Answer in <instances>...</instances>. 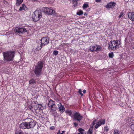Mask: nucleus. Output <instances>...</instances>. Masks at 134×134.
<instances>
[{
  "label": "nucleus",
  "instance_id": "27",
  "mask_svg": "<svg viewBox=\"0 0 134 134\" xmlns=\"http://www.w3.org/2000/svg\"><path fill=\"white\" fill-rule=\"evenodd\" d=\"M109 57L110 58H112L114 56V54L113 53L111 52L109 54Z\"/></svg>",
  "mask_w": 134,
  "mask_h": 134
},
{
  "label": "nucleus",
  "instance_id": "24",
  "mask_svg": "<svg viewBox=\"0 0 134 134\" xmlns=\"http://www.w3.org/2000/svg\"><path fill=\"white\" fill-rule=\"evenodd\" d=\"M83 13V11L81 10H80L78 11L77 12L76 14L77 15H82Z\"/></svg>",
  "mask_w": 134,
  "mask_h": 134
},
{
  "label": "nucleus",
  "instance_id": "19",
  "mask_svg": "<svg viewBox=\"0 0 134 134\" xmlns=\"http://www.w3.org/2000/svg\"><path fill=\"white\" fill-rule=\"evenodd\" d=\"M89 6L88 3H84L83 6L82 8L84 10H86V9L89 7Z\"/></svg>",
  "mask_w": 134,
  "mask_h": 134
},
{
  "label": "nucleus",
  "instance_id": "33",
  "mask_svg": "<svg viewBox=\"0 0 134 134\" xmlns=\"http://www.w3.org/2000/svg\"><path fill=\"white\" fill-rule=\"evenodd\" d=\"M95 0L96 2H100L101 1V0Z\"/></svg>",
  "mask_w": 134,
  "mask_h": 134
},
{
  "label": "nucleus",
  "instance_id": "31",
  "mask_svg": "<svg viewBox=\"0 0 134 134\" xmlns=\"http://www.w3.org/2000/svg\"><path fill=\"white\" fill-rule=\"evenodd\" d=\"M84 131V130L82 128H80L78 129V131L80 132H83Z\"/></svg>",
  "mask_w": 134,
  "mask_h": 134
},
{
  "label": "nucleus",
  "instance_id": "30",
  "mask_svg": "<svg viewBox=\"0 0 134 134\" xmlns=\"http://www.w3.org/2000/svg\"><path fill=\"white\" fill-rule=\"evenodd\" d=\"M131 128L132 130L134 131V124H132L131 125Z\"/></svg>",
  "mask_w": 134,
  "mask_h": 134
},
{
  "label": "nucleus",
  "instance_id": "23",
  "mask_svg": "<svg viewBox=\"0 0 134 134\" xmlns=\"http://www.w3.org/2000/svg\"><path fill=\"white\" fill-rule=\"evenodd\" d=\"M29 84H35L36 83L35 80L34 79H31L29 81Z\"/></svg>",
  "mask_w": 134,
  "mask_h": 134
},
{
  "label": "nucleus",
  "instance_id": "11",
  "mask_svg": "<svg viewBox=\"0 0 134 134\" xmlns=\"http://www.w3.org/2000/svg\"><path fill=\"white\" fill-rule=\"evenodd\" d=\"M29 126L28 123L27 122H23L19 125L20 127L23 129H29Z\"/></svg>",
  "mask_w": 134,
  "mask_h": 134
},
{
  "label": "nucleus",
  "instance_id": "8",
  "mask_svg": "<svg viewBox=\"0 0 134 134\" xmlns=\"http://www.w3.org/2000/svg\"><path fill=\"white\" fill-rule=\"evenodd\" d=\"M14 31L15 32H18L20 34L26 32L27 31L24 27H18L14 29Z\"/></svg>",
  "mask_w": 134,
  "mask_h": 134
},
{
  "label": "nucleus",
  "instance_id": "15",
  "mask_svg": "<svg viewBox=\"0 0 134 134\" xmlns=\"http://www.w3.org/2000/svg\"><path fill=\"white\" fill-rule=\"evenodd\" d=\"M127 15L129 18L131 20L134 21V12H130L128 13Z\"/></svg>",
  "mask_w": 134,
  "mask_h": 134
},
{
  "label": "nucleus",
  "instance_id": "5",
  "mask_svg": "<svg viewBox=\"0 0 134 134\" xmlns=\"http://www.w3.org/2000/svg\"><path fill=\"white\" fill-rule=\"evenodd\" d=\"M42 65L43 62L40 61L38 62L37 65L36 66L34 71L37 76L40 75L41 74Z\"/></svg>",
  "mask_w": 134,
  "mask_h": 134
},
{
  "label": "nucleus",
  "instance_id": "38",
  "mask_svg": "<svg viewBox=\"0 0 134 134\" xmlns=\"http://www.w3.org/2000/svg\"><path fill=\"white\" fill-rule=\"evenodd\" d=\"M88 15V14L87 13H84V15L85 16H87Z\"/></svg>",
  "mask_w": 134,
  "mask_h": 134
},
{
  "label": "nucleus",
  "instance_id": "21",
  "mask_svg": "<svg viewBox=\"0 0 134 134\" xmlns=\"http://www.w3.org/2000/svg\"><path fill=\"white\" fill-rule=\"evenodd\" d=\"M96 46H91L90 47V50L91 52H93L94 51H96Z\"/></svg>",
  "mask_w": 134,
  "mask_h": 134
},
{
  "label": "nucleus",
  "instance_id": "3",
  "mask_svg": "<svg viewBox=\"0 0 134 134\" xmlns=\"http://www.w3.org/2000/svg\"><path fill=\"white\" fill-rule=\"evenodd\" d=\"M42 17L40 11L36 10L33 13L32 17L34 21H37L40 20Z\"/></svg>",
  "mask_w": 134,
  "mask_h": 134
},
{
  "label": "nucleus",
  "instance_id": "34",
  "mask_svg": "<svg viewBox=\"0 0 134 134\" xmlns=\"http://www.w3.org/2000/svg\"><path fill=\"white\" fill-rule=\"evenodd\" d=\"M57 134H61L60 130H59L58 132L57 133Z\"/></svg>",
  "mask_w": 134,
  "mask_h": 134
},
{
  "label": "nucleus",
  "instance_id": "17",
  "mask_svg": "<svg viewBox=\"0 0 134 134\" xmlns=\"http://www.w3.org/2000/svg\"><path fill=\"white\" fill-rule=\"evenodd\" d=\"M27 9V8L26 7L25 5L23 4L22 5V6H21L19 9V10L22 11L23 10H26Z\"/></svg>",
  "mask_w": 134,
  "mask_h": 134
},
{
  "label": "nucleus",
  "instance_id": "7",
  "mask_svg": "<svg viewBox=\"0 0 134 134\" xmlns=\"http://www.w3.org/2000/svg\"><path fill=\"white\" fill-rule=\"evenodd\" d=\"M55 104V102L53 101L51 99L49 100L48 103V105L51 110V112L54 111L57 109V107H56Z\"/></svg>",
  "mask_w": 134,
  "mask_h": 134
},
{
  "label": "nucleus",
  "instance_id": "36",
  "mask_svg": "<svg viewBox=\"0 0 134 134\" xmlns=\"http://www.w3.org/2000/svg\"><path fill=\"white\" fill-rule=\"evenodd\" d=\"M74 125L75 126H77V124L76 123H74Z\"/></svg>",
  "mask_w": 134,
  "mask_h": 134
},
{
  "label": "nucleus",
  "instance_id": "18",
  "mask_svg": "<svg viewBox=\"0 0 134 134\" xmlns=\"http://www.w3.org/2000/svg\"><path fill=\"white\" fill-rule=\"evenodd\" d=\"M96 51L98 52L101 51L102 49V48L99 45H96Z\"/></svg>",
  "mask_w": 134,
  "mask_h": 134
},
{
  "label": "nucleus",
  "instance_id": "42",
  "mask_svg": "<svg viewBox=\"0 0 134 134\" xmlns=\"http://www.w3.org/2000/svg\"><path fill=\"white\" fill-rule=\"evenodd\" d=\"M37 106H38V104H37Z\"/></svg>",
  "mask_w": 134,
  "mask_h": 134
},
{
  "label": "nucleus",
  "instance_id": "28",
  "mask_svg": "<svg viewBox=\"0 0 134 134\" xmlns=\"http://www.w3.org/2000/svg\"><path fill=\"white\" fill-rule=\"evenodd\" d=\"M104 131L108 132L109 131V128L107 126H105L104 127Z\"/></svg>",
  "mask_w": 134,
  "mask_h": 134
},
{
  "label": "nucleus",
  "instance_id": "13",
  "mask_svg": "<svg viewBox=\"0 0 134 134\" xmlns=\"http://www.w3.org/2000/svg\"><path fill=\"white\" fill-rule=\"evenodd\" d=\"M59 110L62 112H63L65 110V108L64 106L61 103H59L57 104Z\"/></svg>",
  "mask_w": 134,
  "mask_h": 134
},
{
  "label": "nucleus",
  "instance_id": "29",
  "mask_svg": "<svg viewBox=\"0 0 134 134\" xmlns=\"http://www.w3.org/2000/svg\"><path fill=\"white\" fill-rule=\"evenodd\" d=\"M78 92L81 95V96H83V94L82 93V91H81V89H79Z\"/></svg>",
  "mask_w": 134,
  "mask_h": 134
},
{
  "label": "nucleus",
  "instance_id": "14",
  "mask_svg": "<svg viewBox=\"0 0 134 134\" xmlns=\"http://www.w3.org/2000/svg\"><path fill=\"white\" fill-rule=\"evenodd\" d=\"M116 3L114 2H112L108 3L105 7L107 8H112L114 7Z\"/></svg>",
  "mask_w": 134,
  "mask_h": 134
},
{
  "label": "nucleus",
  "instance_id": "26",
  "mask_svg": "<svg viewBox=\"0 0 134 134\" xmlns=\"http://www.w3.org/2000/svg\"><path fill=\"white\" fill-rule=\"evenodd\" d=\"M58 53V52L57 51H54L53 52V54L54 55H56Z\"/></svg>",
  "mask_w": 134,
  "mask_h": 134
},
{
  "label": "nucleus",
  "instance_id": "10",
  "mask_svg": "<svg viewBox=\"0 0 134 134\" xmlns=\"http://www.w3.org/2000/svg\"><path fill=\"white\" fill-rule=\"evenodd\" d=\"M105 120L104 119H101L98 121L97 122L94 127L97 129L101 125H103L105 123Z\"/></svg>",
  "mask_w": 134,
  "mask_h": 134
},
{
  "label": "nucleus",
  "instance_id": "32",
  "mask_svg": "<svg viewBox=\"0 0 134 134\" xmlns=\"http://www.w3.org/2000/svg\"><path fill=\"white\" fill-rule=\"evenodd\" d=\"M123 15V13H121L119 15V18H120Z\"/></svg>",
  "mask_w": 134,
  "mask_h": 134
},
{
  "label": "nucleus",
  "instance_id": "25",
  "mask_svg": "<svg viewBox=\"0 0 134 134\" xmlns=\"http://www.w3.org/2000/svg\"><path fill=\"white\" fill-rule=\"evenodd\" d=\"M119 133L120 132L118 130H114L113 134H119Z\"/></svg>",
  "mask_w": 134,
  "mask_h": 134
},
{
  "label": "nucleus",
  "instance_id": "40",
  "mask_svg": "<svg viewBox=\"0 0 134 134\" xmlns=\"http://www.w3.org/2000/svg\"><path fill=\"white\" fill-rule=\"evenodd\" d=\"M78 134H84V133L83 132H80Z\"/></svg>",
  "mask_w": 134,
  "mask_h": 134
},
{
  "label": "nucleus",
  "instance_id": "2",
  "mask_svg": "<svg viewBox=\"0 0 134 134\" xmlns=\"http://www.w3.org/2000/svg\"><path fill=\"white\" fill-rule=\"evenodd\" d=\"M4 59L7 61L12 60L14 56V52L13 51H10L5 53H3Z\"/></svg>",
  "mask_w": 134,
  "mask_h": 134
},
{
  "label": "nucleus",
  "instance_id": "6",
  "mask_svg": "<svg viewBox=\"0 0 134 134\" xmlns=\"http://www.w3.org/2000/svg\"><path fill=\"white\" fill-rule=\"evenodd\" d=\"M42 10L44 13L46 14L57 15L55 13V11L51 8L43 7L42 8Z\"/></svg>",
  "mask_w": 134,
  "mask_h": 134
},
{
  "label": "nucleus",
  "instance_id": "4",
  "mask_svg": "<svg viewBox=\"0 0 134 134\" xmlns=\"http://www.w3.org/2000/svg\"><path fill=\"white\" fill-rule=\"evenodd\" d=\"M49 42V38L47 37H44L42 38L41 40V44L40 46H37L36 49L38 51L40 50L42 48L48 44Z\"/></svg>",
  "mask_w": 134,
  "mask_h": 134
},
{
  "label": "nucleus",
  "instance_id": "39",
  "mask_svg": "<svg viewBox=\"0 0 134 134\" xmlns=\"http://www.w3.org/2000/svg\"><path fill=\"white\" fill-rule=\"evenodd\" d=\"M50 129H54V127H50Z\"/></svg>",
  "mask_w": 134,
  "mask_h": 134
},
{
  "label": "nucleus",
  "instance_id": "37",
  "mask_svg": "<svg viewBox=\"0 0 134 134\" xmlns=\"http://www.w3.org/2000/svg\"><path fill=\"white\" fill-rule=\"evenodd\" d=\"M65 132V131H62L61 133V134H64V133Z\"/></svg>",
  "mask_w": 134,
  "mask_h": 134
},
{
  "label": "nucleus",
  "instance_id": "35",
  "mask_svg": "<svg viewBox=\"0 0 134 134\" xmlns=\"http://www.w3.org/2000/svg\"><path fill=\"white\" fill-rule=\"evenodd\" d=\"M83 92L84 94H85L86 92V91L85 90H84L83 91Z\"/></svg>",
  "mask_w": 134,
  "mask_h": 134
},
{
  "label": "nucleus",
  "instance_id": "41",
  "mask_svg": "<svg viewBox=\"0 0 134 134\" xmlns=\"http://www.w3.org/2000/svg\"><path fill=\"white\" fill-rule=\"evenodd\" d=\"M74 6L75 7H76L77 6V4H74Z\"/></svg>",
  "mask_w": 134,
  "mask_h": 134
},
{
  "label": "nucleus",
  "instance_id": "16",
  "mask_svg": "<svg viewBox=\"0 0 134 134\" xmlns=\"http://www.w3.org/2000/svg\"><path fill=\"white\" fill-rule=\"evenodd\" d=\"M95 121H93L91 125L92 126L91 127L88 131L87 132V134H92V130H93V125L95 124Z\"/></svg>",
  "mask_w": 134,
  "mask_h": 134
},
{
  "label": "nucleus",
  "instance_id": "22",
  "mask_svg": "<svg viewBox=\"0 0 134 134\" xmlns=\"http://www.w3.org/2000/svg\"><path fill=\"white\" fill-rule=\"evenodd\" d=\"M65 112L66 113L68 114L69 115L71 116L72 112L71 110L69 109H67L65 111Z\"/></svg>",
  "mask_w": 134,
  "mask_h": 134
},
{
  "label": "nucleus",
  "instance_id": "9",
  "mask_svg": "<svg viewBox=\"0 0 134 134\" xmlns=\"http://www.w3.org/2000/svg\"><path fill=\"white\" fill-rule=\"evenodd\" d=\"M27 120L28 121V123L29 129L30 128H33L36 125V122L31 119H29Z\"/></svg>",
  "mask_w": 134,
  "mask_h": 134
},
{
  "label": "nucleus",
  "instance_id": "1",
  "mask_svg": "<svg viewBox=\"0 0 134 134\" xmlns=\"http://www.w3.org/2000/svg\"><path fill=\"white\" fill-rule=\"evenodd\" d=\"M120 42L119 40L111 41L109 43V50H115L119 48Z\"/></svg>",
  "mask_w": 134,
  "mask_h": 134
},
{
  "label": "nucleus",
  "instance_id": "12",
  "mask_svg": "<svg viewBox=\"0 0 134 134\" xmlns=\"http://www.w3.org/2000/svg\"><path fill=\"white\" fill-rule=\"evenodd\" d=\"M74 119L75 120L77 121H80L82 118V116H81L79 113H75L74 115Z\"/></svg>",
  "mask_w": 134,
  "mask_h": 134
},
{
  "label": "nucleus",
  "instance_id": "20",
  "mask_svg": "<svg viewBox=\"0 0 134 134\" xmlns=\"http://www.w3.org/2000/svg\"><path fill=\"white\" fill-rule=\"evenodd\" d=\"M23 0H16V5L17 6H19L22 3Z\"/></svg>",
  "mask_w": 134,
  "mask_h": 134
}]
</instances>
